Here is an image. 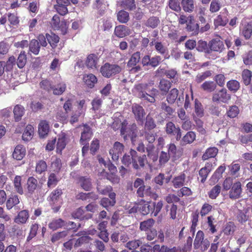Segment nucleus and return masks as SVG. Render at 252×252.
I'll list each match as a JSON object with an SVG mask.
<instances>
[{
    "instance_id": "obj_1",
    "label": "nucleus",
    "mask_w": 252,
    "mask_h": 252,
    "mask_svg": "<svg viewBox=\"0 0 252 252\" xmlns=\"http://www.w3.org/2000/svg\"><path fill=\"white\" fill-rule=\"evenodd\" d=\"M113 122L112 125V128L115 129H121V133L124 135V138L127 136L130 137L131 142L133 144H136V126L133 125L130 129L126 130V127L127 123L124 118L119 112L114 114L113 116Z\"/></svg>"
},
{
    "instance_id": "obj_2",
    "label": "nucleus",
    "mask_w": 252,
    "mask_h": 252,
    "mask_svg": "<svg viewBox=\"0 0 252 252\" xmlns=\"http://www.w3.org/2000/svg\"><path fill=\"white\" fill-rule=\"evenodd\" d=\"M210 243L207 239L204 238V234L202 231H198L196 235L193 247L195 250H199L201 252H204L210 247Z\"/></svg>"
},
{
    "instance_id": "obj_3",
    "label": "nucleus",
    "mask_w": 252,
    "mask_h": 252,
    "mask_svg": "<svg viewBox=\"0 0 252 252\" xmlns=\"http://www.w3.org/2000/svg\"><path fill=\"white\" fill-rule=\"evenodd\" d=\"M122 68L117 64H111L108 63H105L100 68L101 74L105 77L110 78V77L119 73L121 71Z\"/></svg>"
},
{
    "instance_id": "obj_4",
    "label": "nucleus",
    "mask_w": 252,
    "mask_h": 252,
    "mask_svg": "<svg viewBox=\"0 0 252 252\" xmlns=\"http://www.w3.org/2000/svg\"><path fill=\"white\" fill-rule=\"evenodd\" d=\"M52 26L53 28L56 30H60L63 34L67 32V27L66 22L61 21L58 15H55L52 18Z\"/></svg>"
},
{
    "instance_id": "obj_5",
    "label": "nucleus",
    "mask_w": 252,
    "mask_h": 252,
    "mask_svg": "<svg viewBox=\"0 0 252 252\" xmlns=\"http://www.w3.org/2000/svg\"><path fill=\"white\" fill-rule=\"evenodd\" d=\"M68 142V138L66 134L64 132H61L58 135V139L56 145V151L57 153H61L65 148Z\"/></svg>"
},
{
    "instance_id": "obj_6",
    "label": "nucleus",
    "mask_w": 252,
    "mask_h": 252,
    "mask_svg": "<svg viewBox=\"0 0 252 252\" xmlns=\"http://www.w3.org/2000/svg\"><path fill=\"white\" fill-rule=\"evenodd\" d=\"M124 148L123 144L119 142H115L113 147L109 151V154L111 156L113 160L115 161L118 159L119 155L122 154Z\"/></svg>"
},
{
    "instance_id": "obj_7",
    "label": "nucleus",
    "mask_w": 252,
    "mask_h": 252,
    "mask_svg": "<svg viewBox=\"0 0 252 252\" xmlns=\"http://www.w3.org/2000/svg\"><path fill=\"white\" fill-rule=\"evenodd\" d=\"M165 131L168 134L175 135L177 140H179L181 138V129L179 127H176L174 124L171 122L166 124Z\"/></svg>"
},
{
    "instance_id": "obj_8",
    "label": "nucleus",
    "mask_w": 252,
    "mask_h": 252,
    "mask_svg": "<svg viewBox=\"0 0 252 252\" xmlns=\"http://www.w3.org/2000/svg\"><path fill=\"white\" fill-rule=\"evenodd\" d=\"M158 91L156 89H152L148 92H139L137 94L139 97L146 100L150 102H154L155 101V96L158 94Z\"/></svg>"
},
{
    "instance_id": "obj_9",
    "label": "nucleus",
    "mask_w": 252,
    "mask_h": 252,
    "mask_svg": "<svg viewBox=\"0 0 252 252\" xmlns=\"http://www.w3.org/2000/svg\"><path fill=\"white\" fill-rule=\"evenodd\" d=\"M230 98V96L227 94L225 89H221L214 94L213 100L215 102H222L225 103Z\"/></svg>"
},
{
    "instance_id": "obj_10",
    "label": "nucleus",
    "mask_w": 252,
    "mask_h": 252,
    "mask_svg": "<svg viewBox=\"0 0 252 252\" xmlns=\"http://www.w3.org/2000/svg\"><path fill=\"white\" fill-rule=\"evenodd\" d=\"M109 198L104 197L100 201V204L105 208L113 206L116 203V194L114 192L109 193Z\"/></svg>"
},
{
    "instance_id": "obj_11",
    "label": "nucleus",
    "mask_w": 252,
    "mask_h": 252,
    "mask_svg": "<svg viewBox=\"0 0 252 252\" xmlns=\"http://www.w3.org/2000/svg\"><path fill=\"white\" fill-rule=\"evenodd\" d=\"M242 192L241 184L240 182H236L232 186L229 191V197L231 199H237L240 197Z\"/></svg>"
},
{
    "instance_id": "obj_12",
    "label": "nucleus",
    "mask_w": 252,
    "mask_h": 252,
    "mask_svg": "<svg viewBox=\"0 0 252 252\" xmlns=\"http://www.w3.org/2000/svg\"><path fill=\"white\" fill-rule=\"evenodd\" d=\"M85 208L83 209V207H80L72 213V216L74 218L78 219L80 220H87L91 219L93 217V215L91 214L85 215Z\"/></svg>"
},
{
    "instance_id": "obj_13",
    "label": "nucleus",
    "mask_w": 252,
    "mask_h": 252,
    "mask_svg": "<svg viewBox=\"0 0 252 252\" xmlns=\"http://www.w3.org/2000/svg\"><path fill=\"white\" fill-rule=\"evenodd\" d=\"M83 127V131L81 133L80 138V143L82 145H86L88 141L91 137L92 133L89 126L84 125Z\"/></svg>"
},
{
    "instance_id": "obj_14",
    "label": "nucleus",
    "mask_w": 252,
    "mask_h": 252,
    "mask_svg": "<svg viewBox=\"0 0 252 252\" xmlns=\"http://www.w3.org/2000/svg\"><path fill=\"white\" fill-rule=\"evenodd\" d=\"M209 46L211 50L220 53L224 49L222 41L218 39H213L210 42Z\"/></svg>"
},
{
    "instance_id": "obj_15",
    "label": "nucleus",
    "mask_w": 252,
    "mask_h": 252,
    "mask_svg": "<svg viewBox=\"0 0 252 252\" xmlns=\"http://www.w3.org/2000/svg\"><path fill=\"white\" fill-rule=\"evenodd\" d=\"M132 110L137 121H141L145 115L142 107L137 104H135L132 106Z\"/></svg>"
},
{
    "instance_id": "obj_16",
    "label": "nucleus",
    "mask_w": 252,
    "mask_h": 252,
    "mask_svg": "<svg viewBox=\"0 0 252 252\" xmlns=\"http://www.w3.org/2000/svg\"><path fill=\"white\" fill-rule=\"evenodd\" d=\"M25 154V148L22 145H18L15 148L12 156L14 158L17 160H21Z\"/></svg>"
},
{
    "instance_id": "obj_17",
    "label": "nucleus",
    "mask_w": 252,
    "mask_h": 252,
    "mask_svg": "<svg viewBox=\"0 0 252 252\" xmlns=\"http://www.w3.org/2000/svg\"><path fill=\"white\" fill-rule=\"evenodd\" d=\"M49 131V123L46 120H42L38 125V133L40 137L46 136Z\"/></svg>"
},
{
    "instance_id": "obj_18",
    "label": "nucleus",
    "mask_w": 252,
    "mask_h": 252,
    "mask_svg": "<svg viewBox=\"0 0 252 252\" xmlns=\"http://www.w3.org/2000/svg\"><path fill=\"white\" fill-rule=\"evenodd\" d=\"M34 133L32 126L28 125L25 127L22 134V139L25 141H29L33 137Z\"/></svg>"
},
{
    "instance_id": "obj_19",
    "label": "nucleus",
    "mask_w": 252,
    "mask_h": 252,
    "mask_svg": "<svg viewBox=\"0 0 252 252\" xmlns=\"http://www.w3.org/2000/svg\"><path fill=\"white\" fill-rule=\"evenodd\" d=\"M139 211L143 215H146L150 213H154V208L155 207V203H151L150 202L142 205L139 204Z\"/></svg>"
},
{
    "instance_id": "obj_20",
    "label": "nucleus",
    "mask_w": 252,
    "mask_h": 252,
    "mask_svg": "<svg viewBox=\"0 0 252 252\" xmlns=\"http://www.w3.org/2000/svg\"><path fill=\"white\" fill-rule=\"evenodd\" d=\"M115 33L119 37H123L129 34L130 31L126 26L119 25L115 28Z\"/></svg>"
},
{
    "instance_id": "obj_21",
    "label": "nucleus",
    "mask_w": 252,
    "mask_h": 252,
    "mask_svg": "<svg viewBox=\"0 0 252 252\" xmlns=\"http://www.w3.org/2000/svg\"><path fill=\"white\" fill-rule=\"evenodd\" d=\"M29 213L27 210L20 211L15 218L14 221L18 224L25 223L29 218Z\"/></svg>"
},
{
    "instance_id": "obj_22",
    "label": "nucleus",
    "mask_w": 252,
    "mask_h": 252,
    "mask_svg": "<svg viewBox=\"0 0 252 252\" xmlns=\"http://www.w3.org/2000/svg\"><path fill=\"white\" fill-rule=\"evenodd\" d=\"M13 113L15 121L16 122H19L21 120L25 113V109L22 105H17L14 107Z\"/></svg>"
},
{
    "instance_id": "obj_23",
    "label": "nucleus",
    "mask_w": 252,
    "mask_h": 252,
    "mask_svg": "<svg viewBox=\"0 0 252 252\" xmlns=\"http://www.w3.org/2000/svg\"><path fill=\"white\" fill-rule=\"evenodd\" d=\"M83 79L85 83L91 88H93L97 82L96 77L93 74L84 75Z\"/></svg>"
},
{
    "instance_id": "obj_24",
    "label": "nucleus",
    "mask_w": 252,
    "mask_h": 252,
    "mask_svg": "<svg viewBox=\"0 0 252 252\" xmlns=\"http://www.w3.org/2000/svg\"><path fill=\"white\" fill-rule=\"evenodd\" d=\"M218 153V150L216 147H210L208 148L203 154L202 158L204 160L210 158H215Z\"/></svg>"
},
{
    "instance_id": "obj_25",
    "label": "nucleus",
    "mask_w": 252,
    "mask_h": 252,
    "mask_svg": "<svg viewBox=\"0 0 252 252\" xmlns=\"http://www.w3.org/2000/svg\"><path fill=\"white\" fill-rule=\"evenodd\" d=\"M65 221L61 219H55L52 220L49 224V227L53 230H55L59 228H61L65 225Z\"/></svg>"
},
{
    "instance_id": "obj_26",
    "label": "nucleus",
    "mask_w": 252,
    "mask_h": 252,
    "mask_svg": "<svg viewBox=\"0 0 252 252\" xmlns=\"http://www.w3.org/2000/svg\"><path fill=\"white\" fill-rule=\"evenodd\" d=\"M29 50L35 55H37L39 54L40 51V45L37 40L32 39V40L29 44Z\"/></svg>"
},
{
    "instance_id": "obj_27",
    "label": "nucleus",
    "mask_w": 252,
    "mask_h": 252,
    "mask_svg": "<svg viewBox=\"0 0 252 252\" xmlns=\"http://www.w3.org/2000/svg\"><path fill=\"white\" fill-rule=\"evenodd\" d=\"M241 33L245 39H249L252 34V25L249 23L244 25L242 28Z\"/></svg>"
},
{
    "instance_id": "obj_28",
    "label": "nucleus",
    "mask_w": 252,
    "mask_h": 252,
    "mask_svg": "<svg viewBox=\"0 0 252 252\" xmlns=\"http://www.w3.org/2000/svg\"><path fill=\"white\" fill-rule=\"evenodd\" d=\"M27 184L28 193L32 194L37 187V181L33 177H30L28 179Z\"/></svg>"
},
{
    "instance_id": "obj_29",
    "label": "nucleus",
    "mask_w": 252,
    "mask_h": 252,
    "mask_svg": "<svg viewBox=\"0 0 252 252\" xmlns=\"http://www.w3.org/2000/svg\"><path fill=\"white\" fill-rule=\"evenodd\" d=\"M97 62V56L94 54H90L87 58L86 63L88 67L93 68L96 67Z\"/></svg>"
},
{
    "instance_id": "obj_30",
    "label": "nucleus",
    "mask_w": 252,
    "mask_h": 252,
    "mask_svg": "<svg viewBox=\"0 0 252 252\" xmlns=\"http://www.w3.org/2000/svg\"><path fill=\"white\" fill-rule=\"evenodd\" d=\"M62 193L63 192L61 189H57L52 191L50 196L51 204L54 205L57 203Z\"/></svg>"
},
{
    "instance_id": "obj_31",
    "label": "nucleus",
    "mask_w": 252,
    "mask_h": 252,
    "mask_svg": "<svg viewBox=\"0 0 252 252\" xmlns=\"http://www.w3.org/2000/svg\"><path fill=\"white\" fill-rule=\"evenodd\" d=\"M182 5L186 12H192L194 8L193 0H182Z\"/></svg>"
},
{
    "instance_id": "obj_32",
    "label": "nucleus",
    "mask_w": 252,
    "mask_h": 252,
    "mask_svg": "<svg viewBox=\"0 0 252 252\" xmlns=\"http://www.w3.org/2000/svg\"><path fill=\"white\" fill-rule=\"evenodd\" d=\"M178 90L177 89H171L167 96L166 99L168 102L171 104L173 103L178 97Z\"/></svg>"
},
{
    "instance_id": "obj_33",
    "label": "nucleus",
    "mask_w": 252,
    "mask_h": 252,
    "mask_svg": "<svg viewBox=\"0 0 252 252\" xmlns=\"http://www.w3.org/2000/svg\"><path fill=\"white\" fill-rule=\"evenodd\" d=\"M79 183L81 187L85 190H90L91 189V182L89 178L81 177L79 179Z\"/></svg>"
},
{
    "instance_id": "obj_34",
    "label": "nucleus",
    "mask_w": 252,
    "mask_h": 252,
    "mask_svg": "<svg viewBox=\"0 0 252 252\" xmlns=\"http://www.w3.org/2000/svg\"><path fill=\"white\" fill-rule=\"evenodd\" d=\"M20 202L19 199L17 195H14L7 200L6 202V207L8 209H11L13 207L19 204Z\"/></svg>"
},
{
    "instance_id": "obj_35",
    "label": "nucleus",
    "mask_w": 252,
    "mask_h": 252,
    "mask_svg": "<svg viewBox=\"0 0 252 252\" xmlns=\"http://www.w3.org/2000/svg\"><path fill=\"white\" fill-rule=\"evenodd\" d=\"M46 38L48 42L53 48L56 46L60 39L59 37L55 34H51V35L46 34Z\"/></svg>"
},
{
    "instance_id": "obj_36",
    "label": "nucleus",
    "mask_w": 252,
    "mask_h": 252,
    "mask_svg": "<svg viewBox=\"0 0 252 252\" xmlns=\"http://www.w3.org/2000/svg\"><path fill=\"white\" fill-rule=\"evenodd\" d=\"M27 63V55L24 51L21 52L17 59V64L20 68H22Z\"/></svg>"
},
{
    "instance_id": "obj_37",
    "label": "nucleus",
    "mask_w": 252,
    "mask_h": 252,
    "mask_svg": "<svg viewBox=\"0 0 252 252\" xmlns=\"http://www.w3.org/2000/svg\"><path fill=\"white\" fill-rule=\"evenodd\" d=\"M117 19L120 23H126L129 20V13L124 10H121L117 14Z\"/></svg>"
},
{
    "instance_id": "obj_38",
    "label": "nucleus",
    "mask_w": 252,
    "mask_h": 252,
    "mask_svg": "<svg viewBox=\"0 0 252 252\" xmlns=\"http://www.w3.org/2000/svg\"><path fill=\"white\" fill-rule=\"evenodd\" d=\"M201 87L205 91L212 92L216 89V85L212 81H205L201 85Z\"/></svg>"
},
{
    "instance_id": "obj_39",
    "label": "nucleus",
    "mask_w": 252,
    "mask_h": 252,
    "mask_svg": "<svg viewBox=\"0 0 252 252\" xmlns=\"http://www.w3.org/2000/svg\"><path fill=\"white\" fill-rule=\"evenodd\" d=\"M140 59V53L139 52L134 53L130 59H129L127 65L129 66H133L136 65V64L139 62Z\"/></svg>"
},
{
    "instance_id": "obj_40",
    "label": "nucleus",
    "mask_w": 252,
    "mask_h": 252,
    "mask_svg": "<svg viewBox=\"0 0 252 252\" xmlns=\"http://www.w3.org/2000/svg\"><path fill=\"white\" fill-rule=\"evenodd\" d=\"M235 228L236 226L234 223L232 222H229L226 224L223 231L227 235H231L235 231Z\"/></svg>"
},
{
    "instance_id": "obj_41",
    "label": "nucleus",
    "mask_w": 252,
    "mask_h": 252,
    "mask_svg": "<svg viewBox=\"0 0 252 252\" xmlns=\"http://www.w3.org/2000/svg\"><path fill=\"white\" fill-rule=\"evenodd\" d=\"M195 114L196 118H201L204 116V110L202 106L200 103L196 100L195 102Z\"/></svg>"
},
{
    "instance_id": "obj_42",
    "label": "nucleus",
    "mask_w": 252,
    "mask_h": 252,
    "mask_svg": "<svg viewBox=\"0 0 252 252\" xmlns=\"http://www.w3.org/2000/svg\"><path fill=\"white\" fill-rule=\"evenodd\" d=\"M21 177L20 176H16L14 180V187L16 191L20 194H23V189L21 187Z\"/></svg>"
},
{
    "instance_id": "obj_43",
    "label": "nucleus",
    "mask_w": 252,
    "mask_h": 252,
    "mask_svg": "<svg viewBox=\"0 0 252 252\" xmlns=\"http://www.w3.org/2000/svg\"><path fill=\"white\" fill-rule=\"evenodd\" d=\"M212 74V71L210 70L206 71L204 72L198 74L196 76L195 80L197 83H200L211 76Z\"/></svg>"
},
{
    "instance_id": "obj_44",
    "label": "nucleus",
    "mask_w": 252,
    "mask_h": 252,
    "mask_svg": "<svg viewBox=\"0 0 252 252\" xmlns=\"http://www.w3.org/2000/svg\"><path fill=\"white\" fill-rule=\"evenodd\" d=\"M252 77V72L248 69H244L242 72V78L243 82L246 85L250 84L251 78Z\"/></svg>"
},
{
    "instance_id": "obj_45",
    "label": "nucleus",
    "mask_w": 252,
    "mask_h": 252,
    "mask_svg": "<svg viewBox=\"0 0 252 252\" xmlns=\"http://www.w3.org/2000/svg\"><path fill=\"white\" fill-rule=\"evenodd\" d=\"M171 87V83L166 80H161L159 84L160 90L163 92V94L166 93Z\"/></svg>"
},
{
    "instance_id": "obj_46",
    "label": "nucleus",
    "mask_w": 252,
    "mask_h": 252,
    "mask_svg": "<svg viewBox=\"0 0 252 252\" xmlns=\"http://www.w3.org/2000/svg\"><path fill=\"white\" fill-rule=\"evenodd\" d=\"M154 223V220L153 219H148L140 223V228L142 231H147L153 225Z\"/></svg>"
},
{
    "instance_id": "obj_47",
    "label": "nucleus",
    "mask_w": 252,
    "mask_h": 252,
    "mask_svg": "<svg viewBox=\"0 0 252 252\" xmlns=\"http://www.w3.org/2000/svg\"><path fill=\"white\" fill-rule=\"evenodd\" d=\"M107 4L103 0H96L95 7L98 10L100 14L103 13L107 7Z\"/></svg>"
},
{
    "instance_id": "obj_48",
    "label": "nucleus",
    "mask_w": 252,
    "mask_h": 252,
    "mask_svg": "<svg viewBox=\"0 0 252 252\" xmlns=\"http://www.w3.org/2000/svg\"><path fill=\"white\" fill-rule=\"evenodd\" d=\"M66 89V85L64 83H61L53 88V93L56 95L62 94Z\"/></svg>"
},
{
    "instance_id": "obj_49",
    "label": "nucleus",
    "mask_w": 252,
    "mask_h": 252,
    "mask_svg": "<svg viewBox=\"0 0 252 252\" xmlns=\"http://www.w3.org/2000/svg\"><path fill=\"white\" fill-rule=\"evenodd\" d=\"M67 235V231H63L61 232H57L53 234L51 240L52 243H55L56 242L59 241L62 238L65 237Z\"/></svg>"
},
{
    "instance_id": "obj_50",
    "label": "nucleus",
    "mask_w": 252,
    "mask_h": 252,
    "mask_svg": "<svg viewBox=\"0 0 252 252\" xmlns=\"http://www.w3.org/2000/svg\"><path fill=\"white\" fill-rule=\"evenodd\" d=\"M142 244V242L139 240H135L128 242L125 247L130 250H134L138 248Z\"/></svg>"
},
{
    "instance_id": "obj_51",
    "label": "nucleus",
    "mask_w": 252,
    "mask_h": 252,
    "mask_svg": "<svg viewBox=\"0 0 252 252\" xmlns=\"http://www.w3.org/2000/svg\"><path fill=\"white\" fill-rule=\"evenodd\" d=\"M227 87L230 91L235 92L239 89L240 84L237 81L232 80L227 82Z\"/></svg>"
},
{
    "instance_id": "obj_52",
    "label": "nucleus",
    "mask_w": 252,
    "mask_h": 252,
    "mask_svg": "<svg viewBox=\"0 0 252 252\" xmlns=\"http://www.w3.org/2000/svg\"><path fill=\"white\" fill-rule=\"evenodd\" d=\"M185 174H181L176 177L173 181V185L175 188H180L182 186L185 181Z\"/></svg>"
},
{
    "instance_id": "obj_53",
    "label": "nucleus",
    "mask_w": 252,
    "mask_h": 252,
    "mask_svg": "<svg viewBox=\"0 0 252 252\" xmlns=\"http://www.w3.org/2000/svg\"><path fill=\"white\" fill-rule=\"evenodd\" d=\"M97 190L99 193L102 195H106L108 193H110L112 190V188L110 186L103 187L100 184L98 183L97 186Z\"/></svg>"
},
{
    "instance_id": "obj_54",
    "label": "nucleus",
    "mask_w": 252,
    "mask_h": 252,
    "mask_svg": "<svg viewBox=\"0 0 252 252\" xmlns=\"http://www.w3.org/2000/svg\"><path fill=\"white\" fill-rule=\"evenodd\" d=\"M195 138V134L192 131L188 132L183 138V141L185 144L192 143Z\"/></svg>"
},
{
    "instance_id": "obj_55",
    "label": "nucleus",
    "mask_w": 252,
    "mask_h": 252,
    "mask_svg": "<svg viewBox=\"0 0 252 252\" xmlns=\"http://www.w3.org/2000/svg\"><path fill=\"white\" fill-rule=\"evenodd\" d=\"M193 21L194 20L192 16H189L187 17L184 15H181L179 18V22L181 25L186 23H187V25L189 23L192 24Z\"/></svg>"
},
{
    "instance_id": "obj_56",
    "label": "nucleus",
    "mask_w": 252,
    "mask_h": 252,
    "mask_svg": "<svg viewBox=\"0 0 252 252\" xmlns=\"http://www.w3.org/2000/svg\"><path fill=\"white\" fill-rule=\"evenodd\" d=\"M15 63V58L13 56H11L6 63H4V67L5 71H10L13 69V66Z\"/></svg>"
},
{
    "instance_id": "obj_57",
    "label": "nucleus",
    "mask_w": 252,
    "mask_h": 252,
    "mask_svg": "<svg viewBox=\"0 0 252 252\" xmlns=\"http://www.w3.org/2000/svg\"><path fill=\"white\" fill-rule=\"evenodd\" d=\"M172 250L164 245H155L153 248V252H171Z\"/></svg>"
},
{
    "instance_id": "obj_58",
    "label": "nucleus",
    "mask_w": 252,
    "mask_h": 252,
    "mask_svg": "<svg viewBox=\"0 0 252 252\" xmlns=\"http://www.w3.org/2000/svg\"><path fill=\"white\" fill-rule=\"evenodd\" d=\"M239 113V108L236 106H232L227 111V115L230 118L236 117Z\"/></svg>"
},
{
    "instance_id": "obj_59",
    "label": "nucleus",
    "mask_w": 252,
    "mask_h": 252,
    "mask_svg": "<svg viewBox=\"0 0 252 252\" xmlns=\"http://www.w3.org/2000/svg\"><path fill=\"white\" fill-rule=\"evenodd\" d=\"M159 23V19L156 17H150L147 21L146 25L152 28H155L158 25Z\"/></svg>"
},
{
    "instance_id": "obj_60",
    "label": "nucleus",
    "mask_w": 252,
    "mask_h": 252,
    "mask_svg": "<svg viewBox=\"0 0 252 252\" xmlns=\"http://www.w3.org/2000/svg\"><path fill=\"white\" fill-rule=\"evenodd\" d=\"M221 187L220 186L216 185L211 189L209 193V197L212 199L216 198L220 191Z\"/></svg>"
},
{
    "instance_id": "obj_61",
    "label": "nucleus",
    "mask_w": 252,
    "mask_h": 252,
    "mask_svg": "<svg viewBox=\"0 0 252 252\" xmlns=\"http://www.w3.org/2000/svg\"><path fill=\"white\" fill-rule=\"evenodd\" d=\"M243 60L246 65H252V51H249L244 54Z\"/></svg>"
},
{
    "instance_id": "obj_62",
    "label": "nucleus",
    "mask_w": 252,
    "mask_h": 252,
    "mask_svg": "<svg viewBox=\"0 0 252 252\" xmlns=\"http://www.w3.org/2000/svg\"><path fill=\"white\" fill-rule=\"evenodd\" d=\"M168 5L169 7L174 11H179L181 9L179 0H169Z\"/></svg>"
},
{
    "instance_id": "obj_63",
    "label": "nucleus",
    "mask_w": 252,
    "mask_h": 252,
    "mask_svg": "<svg viewBox=\"0 0 252 252\" xmlns=\"http://www.w3.org/2000/svg\"><path fill=\"white\" fill-rule=\"evenodd\" d=\"M47 165L45 161L41 160L39 161L36 166V171L39 173H42L46 171Z\"/></svg>"
},
{
    "instance_id": "obj_64",
    "label": "nucleus",
    "mask_w": 252,
    "mask_h": 252,
    "mask_svg": "<svg viewBox=\"0 0 252 252\" xmlns=\"http://www.w3.org/2000/svg\"><path fill=\"white\" fill-rule=\"evenodd\" d=\"M164 174H158L155 179V182L159 185H162L164 182L167 183L170 180V177L166 178L164 176Z\"/></svg>"
}]
</instances>
